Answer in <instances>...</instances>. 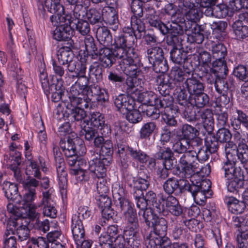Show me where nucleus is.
Here are the masks:
<instances>
[{
	"mask_svg": "<svg viewBox=\"0 0 248 248\" xmlns=\"http://www.w3.org/2000/svg\"><path fill=\"white\" fill-rule=\"evenodd\" d=\"M209 101V96L203 91L190 96V104L198 108H202L207 106Z\"/></svg>",
	"mask_w": 248,
	"mask_h": 248,
	"instance_id": "obj_45",
	"label": "nucleus"
},
{
	"mask_svg": "<svg viewBox=\"0 0 248 248\" xmlns=\"http://www.w3.org/2000/svg\"><path fill=\"white\" fill-rule=\"evenodd\" d=\"M190 6L184 5H178L180 7H184L186 10H188L186 14V17L187 19V21L185 22L187 23V26H193L194 23H197V22L199 21L200 18L202 16V13L200 9L195 5L192 1L190 0Z\"/></svg>",
	"mask_w": 248,
	"mask_h": 248,
	"instance_id": "obj_25",
	"label": "nucleus"
},
{
	"mask_svg": "<svg viewBox=\"0 0 248 248\" xmlns=\"http://www.w3.org/2000/svg\"><path fill=\"white\" fill-rule=\"evenodd\" d=\"M198 121L201 119L203 126L208 134H211L214 129V119L213 111L205 108L198 111Z\"/></svg>",
	"mask_w": 248,
	"mask_h": 248,
	"instance_id": "obj_15",
	"label": "nucleus"
},
{
	"mask_svg": "<svg viewBox=\"0 0 248 248\" xmlns=\"http://www.w3.org/2000/svg\"><path fill=\"white\" fill-rule=\"evenodd\" d=\"M70 93L69 98L73 108H70L67 107L65 112H62L63 116L67 117L71 122H83V124L88 125L89 121L85 120L87 113L84 108L89 107V102L86 98H82L83 94H80L76 86L71 87Z\"/></svg>",
	"mask_w": 248,
	"mask_h": 248,
	"instance_id": "obj_3",
	"label": "nucleus"
},
{
	"mask_svg": "<svg viewBox=\"0 0 248 248\" xmlns=\"http://www.w3.org/2000/svg\"><path fill=\"white\" fill-rule=\"evenodd\" d=\"M145 27L141 19L137 18L135 17H131L130 26L124 27L123 29L124 35L137 36L135 34V30L141 33L144 31Z\"/></svg>",
	"mask_w": 248,
	"mask_h": 248,
	"instance_id": "obj_28",
	"label": "nucleus"
},
{
	"mask_svg": "<svg viewBox=\"0 0 248 248\" xmlns=\"http://www.w3.org/2000/svg\"><path fill=\"white\" fill-rule=\"evenodd\" d=\"M179 188V180L173 177L169 178L163 184V190L168 196H176Z\"/></svg>",
	"mask_w": 248,
	"mask_h": 248,
	"instance_id": "obj_41",
	"label": "nucleus"
},
{
	"mask_svg": "<svg viewBox=\"0 0 248 248\" xmlns=\"http://www.w3.org/2000/svg\"><path fill=\"white\" fill-rule=\"evenodd\" d=\"M225 202L227 205L228 210L233 214H241L247 207L243 201H239L233 197H226Z\"/></svg>",
	"mask_w": 248,
	"mask_h": 248,
	"instance_id": "obj_37",
	"label": "nucleus"
},
{
	"mask_svg": "<svg viewBox=\"0 0 248 248\" xmlns=\"http://www.w3.org/2000/svg\"><path fill=\"white\" fill-rule=\"evenodd\" d=\"M151 226L153 227V232L155 235L162 237L166 235L168 222L165 218L155 217Z\"/></svg>",
	"mask_w": 248,
	"mask_h": 248,
	"instance_id": "obj_32",
	"label": "nucleus"
},
{
	"mask_svg": "<svg viewBox=\"0 0 248 248\" xmlns=\"http://www.w3.org/2000/svg\"><path fill=\"white\" fill-rule=\"evenodd\" d=\"M65 88L63 85V80L61 78H57V77L53 76L51 79L50 87L47 93H45L47 96L51 93V100L54 102H58L60 100H63L64 95Z\"/></svg>",
	"mask_w": 248,
	"mask_h": 248,
	"instance_id": "obj_10",
	"label": "nucleus"
},
{
	"mask_svg": "<svg viewBox=\"0 0 248 248\" xmlns=\"http://www.w3.org/2000/svg\"><path fill=\"white\" fill-rule=\"evenodd\" d=\"M214 17L218 18H225L227 16H232V10L227 5L219 4L214 5Z\"/></svg>",
	"mask_w": 248,
	"mask_h": 248,
	"instance_id": "obj_56",
	"label": "nucleus"
},
{
	"mask_svg": "<svg viewBox=\"0 0 248 248\" xmlns=\"http://www.w3.org/2000/svg\"><path fill=\"white\" fill-rule=\"evenodd\" d=\"M82 141L77 139H71L69 136L61 139L60 146L65 156L79 155L85 153V147Z\"/></svg>",
	"mask_w": 248,
	"mask_h": 248,
	"instance_id": "obj_6",
	"label": "nucleus"
},
{
	"mask_svg": "<svg viewBox=\"0 0 248 248\" xmlns=\"http://www.w3.org/2000/svg\"><path fill=\"white\" fill-rule=\"evenodd\" d=\"M157 96L152 92H145L140 93L138 96V101L143 104L150 105H156V101Z\"/></svg>",
	"mask_w": 248,
	"mask_h": 248,
	"instance_id": "obj_51",
	"label": "nucleus"
},
{
	"mask_svg": "<svg viewBox=\"0 0 248 248\" xmlns=\"http://www.w3.org/2000/svg\"><path fill=\"white\" fill-rule=\"evenodd\" d=\"M224 149L228 161L235 163L236 162L238 146L232 141H230L226 143Z\"/></svg>",
	"mask_w": 248,
	"mask_h": 248,
	"instance_id": "obj_54",
	"label": "nucleus"
},
{
	"mask_svg": "<svg viewBox=\"0 0 248 248\" xmlns=\"http://www.w3.org/2000/svg\"><path fill=\"white\" fill-rule=\"evenodd\" d=\"M67 70L70 73H74L75 75L72 76L73 78H86V66L85 64L74 61L66 63Z\"/></svg>",
	"mask_w": 248,
	"mask_h": 248,
	"instance_id": "obj_34",
	"label": "nucleus"
},
{
	"mask_svg": "<svg viewBox=\"0 0 248 248\" xmlns=\"http://www.w3.org/2000/svg\"><path fill=\"white\" fill-rule=\"evenodd\" d=\"M235 163L232 161H229L224 163L222 165L221 170L224 173V177L228 180L237 176L238 173L239 175L243 173L240 168L235 166Z\"/></svg>",
	"mask_w": 248,
	"mask_h": 248,
	"instance_id": "obj_40",
	"label": "nucleus"
},
{
	"mask_svg": "<svg viewBox=\"0 0 248 248\" xmlns=\"http://www.w3.org/2000/svg\"><path fill=\"white\" fill-rule=\"evenodd\" d=\"M190 146V142L180 138L173 143L172 150L173 154L175 153L181 155L189 151Z\"/></svg>",
	"mask_w": 248,
	"mask_h": 248,
	"instance_id": "obj_48",
	"label": "nucleus"
},
{
	"mask_svg": "<svg viewBox=\"0 0 248 248\" xmlns=\"http://www.w3.org/2000/svg\"><path fill=\"white\" fill-rule=\"evenodd\" d=\"M88 156H89L90 160V166L95 169H97V167L100 168L101 170L105 171V165L102 163V160L100 155L98 153L97 150L93 149L90 150L88 153Z\"/></svg>",
	"mask_w": 248,
	"mask_h": 248,
	"instance_id": "obj_46",
	"label": "nucleus"
},
{
	"mask_svg": "<svg viewBox=\"0 0 248 248\" xmlns=\"http://www.w3.org/2000/svg\"><path fill=\"white\" fill-rule=\"evenodd\" d=\"M216 91L218 93H226L229 90L234 89V81L232 79L227 80L226 77H220L214 84Z\"/></svg>",
	"mask_w": 248,
	"mask_h": 248,
	"instance_id": "obj_39",
	"label": "nucleus"
},
{
	"mask_svg": "<svg viewBox=\"0 0 248 248\" xmlns=\"http://www.w3.org/2000/svg\"><path fill=\"white\" fill-rule=\"evenodd\" d=\"M98 57L100 62L107 68L111 67L116 62L112 48L110 49L105 46L100 48L98 52Z\"/></svg>",
	"mask_w": 248,
	"mask_h": 248,
	"instance_id": "obj_27",
	"label": "nucleus"
},
{
	"mask_svg": "<svg viewBox=\"0 0 248 248\" xmlns=\"http://www.w3.org/2000/svg\"><path fill=\"white\" fill-rule=\"evenodd\" d=\"M84 43L88 54L91 55L92 58L97 57L98 51L94 38L91 35H87L84 38Z\"/></svg>",
	"mask_w": 248,
	"mask_h": 248,
	"instance_id": "obj_47",
	"label": "nucleus"
},
{
	"mask_svg": "<svg viewBox=\"0 0 248 248\" xmlns=\"http://www.w3.org/2000/svg\"><path fill=\"white\" fill-rule=\"evenodd\" d=\"M69 173L71 175L76 176L77 180L80 182H86L89 181L91 178H95V175L101 176L104 174V171L100 168L97 169L90 167L89 170L84 171L77 170L76 169H70Z\"/></svg>",
	"mask_w": 248,
	"mask_h": 248,
	"instance_id": "obj_12",
	"label": "nucleus"
},
{
	"mask_svg": "<svg viewBox=\"0 0 248 248\" xmlns=\"http://www.w3.org/2000/svg\"><path fill=\"white\" fill-rule=\"evenodd\" d=\"M237 151L236 159L239 160L242 163L247 162L248 161V146L243 142V140H239Z\"/></svg>",
	"mask_w": 248,
	"mask_h": 248,
	"instance_id": "obj_59",
	"label": "nucleus"
},
{
	"mask_svg": "<svg viewBox=\"0 0 248 248\" xmlns=\"http://www.w3.org/2000/svg\"><path fill=\"white\" fill-rule=\"evenodd\" d=\"M245 184L244 176L243 173L238 175L232 179L226 181V186L228 191L232 193H237L241 189L244 188Z\"/></svg>",
	"mask_w": 248,
	"mask_h": 248,
	"instance_id": "obj_38",
	"label": "nucleus"
},
{
	"mask_svg": "<svg viewBox=\"0 0 248 248\" xmlns=\"http://www.w3.org/2000/svg\"><path fill=\"white\" fill-rule=\"evenodd\" d=\"M1 187L7 199L18 204L20 199H21V196L19 193L17 185L8 181H4L1 184Z\"/></svg>",
	"mask_w": 248,
	"mask_h": 248,
	"instance_id": "obj_20",
	"label": "nucleus"
},
{
	"mask_svg": "<svg viewBox=\"0 0 248 248\" xmlns=\"http://www.w3.org/2000/svg\"><path fill=\"white\" fill-rule=\"evenodd\" d=\"M24 220L22 217L12 214L8 221V230L11 231L12 234L16 233L20 241H25L30 237V231L27 224H23Z\"/></svg>",
	"mask_w": 248,
	"mask_h": 248,
	"instance_id": "obj_7",
	"label": "nucleus"
},
{
	"mask_svg": "<svg viewBox=\"0 0 248 248\" xmlns=\"http://www.w3.org/2000/svg\"><path fill=\"white\" fill-rule=\"evenodd\" d=\"M71 14L66 13L64 11L62 13H58L57 15H53L50 19L54 26H63V27H72V24L74 20H72Z\"/></svg>",
	"mask_w": 248,
	"mask_h": 248,
	"instance_id": "obj_31",
	"label": "nucleus"
},
{
	"mask_svg": "<svg viewBox=\"0 0 248 248\" xmlns=\"http://www.w3.org/2000/svg\"><path fill=\"white\" fill-rule=\"evenodd\" d=\"M130 3L131 9L134 15L132 17L141 19L143 16V2L140 0H127Z\"/></svg>",
	"mask_w": 248,
	"mask_h": 248,
	"instance_id": "obj_63",
	"label": "nucleus"
},
{
	"mask_svg": "<svg viewBox=\"0 0 248 248\" xmlns=\"http://www.w3.org/2000/svg\"><path fill=\"white\" fill-rule=\"evenodd\" d=\"M185 31H190L191 33L190 37L193 42L197 44H202L204 38V35L200 29L196 28L195 25L193 26H187V23L185 24Z\"/></svg>",
	"mask_w": 248,
	"mask_h": 248,
	"instance_id": "obj_57",
	"label": "nucleus"
},
{
	"mask_svg": "<svg viewBox=\"0 0 248 248\" xmlns=\"http://www.w3.org/2000/svg\"><path fill=\"white\" fill-rule=\"evenodd\" d=\"M129 155L134 160L140 163H146L149 156L144 152L140 149L138 147H132L129 148Z\"/></svg>",
	"mask_w": 248,
	"mask_h": 248,
	"instance_id": "obj_50",
	"label": "nucleus"
},
{
	"mask_svg": "<svg viewBox=\"0 0 248 248\" xmlns=\"http://www.w3.org/2000/svg\"><path fill=\"white\" fill-rule=\"evenodd\" d=\"M182 136L181 138L190 142V140L196 136H199V131L195 127L189 124H184L181 128Z\"/></svg>",
	"mask_w": 248,
	"mask_h": 248,
	"instance_id": "obj_49",
	"label": "nucleus"
},
{
	"mask_svg": "<svg viewBox=\"0 0 248 248\" xmlns=\"http://www.w3.org/2000/svg\"><path fill=\"white\" fill-rule=\"evenodd\" d=\"M212 133L213 132L208 134L209 136L205 139V144L210 153H216L219 148V141L218 140L215 135H212Z\"/></svg>",
	"mask_w": 248,
	"mask_h": 248,
	"instance_id": "obj_61",
	"label": "nucleus"
},
{
	"mask_svg": "<svg viewBox=\"0 0 248 248\" xmlns=\"http://www.w3.org/2000/svg\"><path fill=\"white\" fill-rule=\"evenodd\" d=\"M145 11L147 12L146 17L151 26L158 29L163 35L170 34L167 38L169 45H178L182 43L183 39L181 35L185 30V22L181 24L178 22H173V24L170 25L169 27L158 19V17L155 15V11L153 8H146Z\"/></svg>",
	"mask_w": 248,
	"mask_h": 248,
	"instance_id": "obj_2",
	"label": "nucleus"
},
{
	"mask_svg": "<svg viewBox=\"0 0 248 248\" xmlns=\"http://www.w3.org/2000/svg\"><path fill=\"white\" fill-rule=\"evenodd\" d=\"M232 28L238 39H243L248 36V27L239 21H235Z\"/></svg>",
	"mask_w": 248,
	"mask_h": 248,
	"instance_id": "obj_58",
	"label": "nucleus"
},
{
	"mask_svg": "<svg viewBox=\"0 0 248 248\" xmlns=\"http://www.w3.org/2000/svg\"><path fill=\"white\" fill-rule=\"evenodd\" d=\"M199 164L196 161V151L190 150L179 156L174 174L181 178H189L198 172Z\"/></svg>",
	"mask_w": 248,
	"mask_h": 248,
	"instance_id": "obj_4",
	"label": "nucleus"
},
{
	"mask_svg": "<svg viewBox=\"0 0 248 248\" xmlns=\"http://www.w3.org/2000/svg\"><path fill=\"white\" fill-rule=\"evenodd\" d=\"M96 35L98 41L104 46H109L112 41V36L109 30L105 26L97 28Z\"/></svg>",
	"mask_w": 248,
	"mask_h": 248,
	"instance_id": "obj_43",
	"label": "nucleus"
},
{
	"mask_svg": "<svg viewBox=\"0 0 248 248\" xmlns=\"http://www.w3.org/2000/svg\"><path fill=\"white\" fill-rule=\"evenodd\" d=\"M116 205L123 212L126 226L124 230V236L128 244L133 248L140 246V225L136 209L128 200L120 196L115 201Z\"/></svg>",
	"mask_w": 248,
	"mask_h": 248,
	"instance_id": "obj_1",
	"label": "nucleus"
},
{
	"mask_svg": "<svg viewBox=\"0 0 248 248\" xmlns=\"http://www.w3.org/2000/svg\"><path fill=\"white\" fill-rule=\"evenodd\" d=\"M56 28L53 31V38L58 41H63L64 43H69L71 39L72 27H63V26H56Z\"/></svg>",
	"mask_w": 248,
	"mask_h": 248,
	"instance_id": "obj_30",
	"label": "nucleus"
},
{
	"mask_svg": "<svg viewBox=\"0 0 248 248\" xmlns=\"http://www.w3.org/2000/svg\"><path fill=\"white\" fill-rule=\"evenodd\" d=\"M172 49L170 51V57L172 62L175 64L182 65L188 61L187 54L189 52H192L194 48L192 45L186 46V49L183 46L182 43L178 45H172Z\"/></svg>",
	"mask_w": 248,
	"mask_h": 248,
	"instance_id": "obj_9",
	"label": "nucleus"
},
{
	"mask_svg": "<svg viewBox=\"0 0 248 248\" xmlns=\"http://www.w3.org/2000/svg\"><path fill=\"white\" fill-rule=\"evenodd\" d=\"M73 47V41H70L69 43H64V45L59 48L57 53V59L60 64L65 65L74 59V54L72 50Z\"/></svg>",
	"mask_w": 248,
	"mask_h": 248,
	"instance_id": "obj_18",
	"label": "nucleus"
},
{
	"mask_svg": "<svg viewBox=\"0 0 248 248\" xmlns=\"http://www.w3.org/2000/svg\"><path fill=\"white\" fill-rule=\"evenodd\" d=\"M89 77L85 78L89 82V79H94L96 83H100L104 79L105 75L104 66L99 62H93L89 68Z\"/></svg>",
	"mask_w": 248,
	"mask_h": 248,
	"instance_id": "obj_24",
	"label": "nucleus"
},
{
	"mask_svg": "<svg viewBox=\"0 0 248 248\" xmlns=\"http://www.w3.org/2000/svg\"><path fill=\"white\" fill-rule=\"evenodd\" d=\"M173 101L174 99L170 95L160 96L159 97H157L155 106L159 109H164L163 111H170L172 114H175L179 112L180 110L178 107L174 104Z\"/></svg>",
	"mask_w": 248,
	"mask_h": 248,
	"instance_id": "obj_23",
	"label": "nucleus"
},
{
	"mask_svg": "<svg viewBox=\"0 0 248 248\" xmlns=\"http://www.w3.org/2000/svg\"><path fill=\"white\" fill-rule=\"evenodd\" d=\"M90 122L92 126L100 130L104 136H108L111 133L110 126L105 124L104 115L99 112H93L90 114Z\"/></svg>",
	"mask_w": 248,
	"mask_h": 248,
	"instance_id": "obj_11",
	"label": "nucleus"
},
{
	"mask_svg": "<svg viewBox=\"0 0 248 248\" xmlns=\"http://www.w3.org/2000/svg\"><path fill=\"white\" fill-rule=\"evenodd\" d=\"M147 55L155 73L164 74L168 70L169 66L161 47L154 46L149 48L147 49Z\"/></svg>",
	"mask_w": 248,
	"mask_h": 248,
	"instance_id": "obj_5",
	"label": "nucleus"
},
{
	"mask_svg": "<svg viewBox=\"0 0 248 248\" xmlns=\"http://www.w3.org/2000/svg\"><path fill=\"white\" fill-rule=\"evenodd\" d=\"M184 190L190 193L196 202L202 204L204 203L208 197V193L199 189L198 186H195L193 180H191V183L186 182L183 186Z\"/></svg>",
	"mask_w": 248,
	"mask_h": 248,
	"instance_id": "obj_19",
	"label": "nucleus"
},
{
	"mask_svg": "<svg viewBox=\"0 0 248 248\" xmlns=\"http://www.w3.org/2000/svg\"><path fill=\"white\" fill-rule=\"evenodd\" d=\"M102 21L114 31H117L119 28L118 14L112 7L107 6L103 8Z\"/></svg>",
	"mask_w": 248,
	"mask_h": 248,
	"instance_id": "obj_13",
	"label": "nucleus"
},
{
	"mask_svg": "<svg viewBox=\"0 0 248 248\" xmlns=\"http://www.w3.org/2000/svg\"><path fill=\"white\" fill-rule=\"evenodd\" d=\"M182 114L183 118L188 122H196L198 121V111L196 112L193 106L191 104L184 106Z\"/></svg>",
	"mask_w": 248,
	"mask_h": 248,
	"instance_id": "obj_55",
	"label": "nucleus"
},
{
	"mask_svg": "<svg viewBox=\"0 0 248 248\" xmlns=\"http://www.w3.org/2000/svg\"><path fill=\"white\" fill-rule=\"evenodd\" d=\"M114 105L120 112L124 114L129 110H131L135 107V101L129 95L121 94L116 97Z\"/></svg>",
	"mask_w": 248,
	"mask_h": 248,
	"instance_id": "obj_14",
	"label": "nucleus"
},
{
	"mask_svg": "<svg viewBox=\"0 0 248 248\" xmlns=\"http://www.w3.org/2000/svg\"><path fill=\"white\" fill-rule=\"evenodd\" d=\"M71 230L75 241L79 242L82 240L85 235V230L80 216H77V215L73 216Z\"/></svg>",
	"mask_w": 248,
	"mask_h": 248,
	"instance_id": "obj_26",
	"label": "nucleus"
},
{
	"mask_svg": "<svg viewBox=\"0 0 248 248\" xmlns=\"http://www.w3.org/2000/svg\"><path fill=\"white\" fill-rule=\"evenodd\" d=\"M58 177L59 178V186L61 194H66L67 185V173L65 170V162L55 163Z\"/></svg>",
	"mask_w": 248,
	"mask_h": 248,
	"instance_id": "obj_35",
	"label": "nucleus"
},
{
	"mask_svg": "<svg viewBox=\"0 0 248 248\" xmlns=\"http://www.w3.org/2000/svg\"><path fill=\"white\" fill-rule=\"evenodd\" d=\"M102 158V163L105 167L108 166L112 161L113 153V144L110 140H105L99 151Z\"/></svg>",
	"mask_w": 248,
	"mask_h": 248,
	"instance_id": "obj_29",
	"label": "nucleus"
},
{
	"mask_svg": "<svg viewBox=\"0 0 248 248\" xmlns=\"http://www.w3.org/2000/svg\"><path fill=\"white\" fill-rule=\"evenodd\" d=\"M112 49L115 61L119 60L120 66L124 62H131V58L137 54L135 49H128L117 45Z\"/></svg>",
	"mask_w": 248,
	"mask_h": 248,
	"instance_id": "obj_17",
	"label": "nucleus"
},
{
	"mask_svg": "<svg viewBox=\"0 0 248 248\" xmlns=\"http://www.w3.org/2000/svg\"><path fill=\"white\" fill-rule=\"evenodd\" d=\"M156 129V124L155 122L150 121L143 124L139 131L140 138L141 140L150 139Z\"/></svg>",
	"mask_w": 248,
	"mask_h": 248,
	"instance_id": "obj_44",
	"label": "nucleus"
},
{
	"mask_svg": "<svg viewBox=\"0 0 248 248\" xmlns=\"http://www.w3.org/2000/svg\"><path fill=\"white\" fill-rule=\"evenodd\" d=\"M157 150L155 155V156L157 159L163 160L169 157L173 156L172 150L169 147L160 145L157 146Z\"/></svg>",
	"mask_w": 248,
	"mask_h": 248,
	"instance_id": "obj_62",
	"label": "nucleus"
},
{
	"mask_svg": "<svg viewBox=\"0 0 248 248\" xmlns=\"http://www.w3.org/2000/svg\"><path fill=\"white\" fill-rule=\"evenodd\" d=\"M132 181L128 183V186L132 188L131 191L133 195L137 197L141 196L143 193V191L146 190L149 187L150 182L140 180L135 177H132Z\"/></svg>",
	"mask_w": 248,
	"mask_h": 248,
	"instance_id": "obj_36",
	"label": "nucleus"
},
{
	"mask_svg": "<svg viewBox=\"0 0 248 248\" xmlns=\"http://www.w3.org/2000/svg\"><path fill=\"white\" fill-rule=\"evenodd\" d=\"M61 0H46L45 1V7L50 13L53 15L58 13H62L64 12V7L60 3Z\"/></svg>",
	"mask_w": 248,
	"mask_h": 248,
	"instance_id": "obj_52",
	"label": "nucleus"
},
{
	"mask_svg": "<svg viewBox=\"0 0 248 248\" xmlns=\"http://www.w3.org/2000/svg\"><path fill=\"white\" fill-rule=\"evenodd\" d=\"M88 82H87L83 89V91L86 92L87 96L83 95L82 98H86L87 101L89 102L90 105L91 104V101L97 96L101 87L96 84L88 85Z\"/></svg>",
	"mask_w": 248,
	"mask_h": 248,
	"instance_id": "obj_60",
	"label": "nucleus"
},
{
	"mask_svg": "<svg viewBox=\"0 0 248 248\" xmlns=\"http://www.w3.org/2000/svg\"><path fill=\"white\" fill-rule=\"evenodd\" d=\"M211 71L217 76L226 77L228 73V69L225 59H215L212 62Z\"/></svg>",
	"mask_w": 248,
	"mask_h": 248,
	"instance_id": "obj_42",
	"label": "nucleus"
},
{
	"mask_svg": "<svg viewBox=\"0 0 248 248\" xmlns=\"http://www.w3.org/2000/svg\"><path fill=\"white\" fill-rule=\"evenodd\" d=\"M36 192H30L25 191L23 198L20 199V202H18V206L15 205L12 203H9L7 205V211L9 213L14 214L17 217H22L23 209L25 207V205L31 204L36 198Z\"/></svg>",
	"mask_w": 248,
	"mask_h": 248,
	"instance_id": "obj_8",
	"label": "nucleus"
},
{
	"mask_svg": "<svg viewBox=\"0 0 248 248\" xmlns=\"http://www.w3.org/2000/svg\"><path fill=\"white\" fill-rule=\"evenodd\" d=\"M233 74L239 80L247 81L248 80V64L247 66L238 65L234 68Z\"/></svg>",
	"mask_w": 248,
	"mask_h": 248,
	"instance_id": "obj_64",
	"label": "nucleus"
},
{
	"mask_svg": "<svg viewBox=\"0 0 248 248\" xmlns=\"http://www.w3.org/2000/svg\"><path fill=\"white\" fill-rule=\"evenodd\" d=\"M131 62L128 61L120 65V67L124 73L128 76L129 78L136 77L141 72L139 66L140 59L138 54L131 58Z\"/></svg>",
	"mask_w": 248,
	"mask_h": 248,
	"instance_id": "obj_22",
	"label": "nucleus"
},
{
	"mask_svg": "<svg viewBox=\"0 0 248 248\" xmlns=\"http://www.w3.org/2000/svg\"><path fill=\"white\" fill-rule=\"evenodd\" d=\"M155 81L158 85V91L161 96L170 95V90L174 88V83L169 75L161 73L156 76Z\"/></svg>",
	"mask_w": 248,
	"mask_h": 248,
	"instance_id": "obj_21",
	"label": "nucleus"
},
{
	"mask_svg": "<svg viewBox=\"0 0 248 248\" xmlns=\"http://www.w3.org/2000/svg\"><path fill=\"white\" fill-rule=\"evenodd\" d=\"M158 195V198L157 197L155 192L150 190L147 192L144 196L147 204L149 206H152V208L155 212L160 215H164L166 211L164 203H162L161 195Z\"/></svg>",
	"mask_w": 248,
	"mask_h": 248,
	"instance_id": "obj_16",
	"label": "nucleus"
},
{
	"mask_svg": "<svg viewBox=\"0 0 248 248\" xmlns=\"http://www.w3.org/2000/svg\"><path fill=\"white\" fill-rule=\"evenodd\" d=\"M184 85V87L187 89L190 96L204 91V86L203 83L193 76L187 78L185 81Z\"/></svg>",
	"mask_w": 248,
	"mask_h": 248,
	"instance_id": "obj_33",
	"label": "nucleus"
},
{
	"mask_svg": "<svg viewBox=\"0 0 248 248\" xmlns=\"http://www.w3.org/2000/svg\"><path fill=\"white\" fill-rule=\"evenodd\" d=\"M88 21L92 25L101 23L102 21V12H100L94 8H91L86 11L85 16Z\"/></svg>",
	"mask_w": 248,
	"mask_h": 248,
	"instance_id": "obj_53",
	"label": "nucleus"
}]
</instances>
